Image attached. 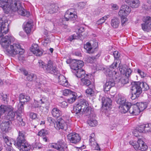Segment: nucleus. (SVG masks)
<instances>
[{"instance_id": "1", "label": "nucleus", "mask_w": 151, "mask_h": 151, "mask_svg": "<svg viewBox=\"0 0 151 151\" xmlns=\"http://www.w3.org/2000/svg\"><path fill=\"white\" fill-rule=\"evenodd\" d=\"M13 37L11 35L6 36L2 37L0 41L2 47L5 49L6 53L8 55L14 56L16 55H22L24 52V50L21 48L18 43L11 45V41Z\"/></svg>"}, {"instance_id": "2", "label": "nucleus", "mask_w": 151, "mask_h": 151, "mask_svg": "<svg viewBox=\"0 0 151 151\" xmlns=\"http://www.w3.org/2000/svg\"><path fill=\"white\" fill-rule=\"evenodd\" d=\"M120 61H118L115 60L114 63L110 66L109 68L106 69L105 74L107 77V78L109 80H107L104 86V91H108L115 84V81L117 79L119 73L114 71H112L111 69H114L118 66V64H120Z\"/></svg>"}, {"instance_id": "3", "label": "nucleus", "mask_w": 151, "mask_h": 151, "mask_svg": "<svg viewBox=\"0 0 151 151\" xmlns=\"http://www.w3.org/2000/svg\"><path fill=\"white\" fill-rule=\"evenodd\" d=\"M73 113L75 114L76 116L80 117L83 114L86 116L90 115L91 117L93 111L91 107L89 106L88 102L84 99H81L78 104L74 106L71 111Z\"/></svg>"}, {"instance_id": "4", "label": "nucleus", "mask_w": 151, "mask_h": 151, "mask_svg": "<svg viewBox=\"0 0 151 151\" xmlns=\"http://www.w3.org/2000/svg\"><path fill=\"white\" fill-rule=\"evenodd\" d=\"M22 3L20 0H8L6 13H8L10 10L17 12L20 15L28 17L30 15L29 12H27L22 6Z\"/></svg>"}, {"instance_id": "5", "label": "nucleus", "mask_w": 151, "mask_h": 151, "mask_svg": "<svg viewBox=\"0 0 151 151\" xmlns=\"http://www.w3.org/2000/svg\"><path fill=\"white\" fill-rule=\"evenodd\" d=\"M26 135L24 131H19L17 142L14 143V145L20 150L28 151L31 148V145L25 139Z\"/></svg>"}, {"instance_id": "6", "label": "nucleus", "mask_w": 151, "mask_h": 151, "mask_svg": "<svg viewBox=\"0 0 151 151\" xmlns=\"http://www.w3.org/2000/svg\"><path fill=\"white\" fill-rule=\"evenodd\" d=\"M132 96L131 99L133 100L138 97L142 93L140 82H132L131 84Z\"/></svg>"}, {"instance_id": "7", "label": "nucleus", "mask_w": 151, "mask_h": 151, "mask_svg": "<svg viewBox=\"0 0 151 151\" xmlns=\"http://www.w3.org/2000/svg\"><path fill=\"white\" fill-rule=\"evenodd\" d=\"M38 65L40 68H42L48 73H55L57 72V69L51 61L48 62L46 64L42 60H39L38 62Z\"/></svg>"}, {"instance_id": "8", "label": "nucleus", "mask_w": 151, "mask_h": 151, "mask_svg": "<svg viewBox=\"0 0 151 151\" xmlns=\"http://www.w3.org/2000/svg\"><path fill=\"white\" fill-rule=\"evenodd\" d=\"M130 143L136 150L144 151L147 148V145L145 144L144 142L141 139H139L137 142L134 141H130Z\"/></svg>"}, {"instance_id": "9", "label": "nucleus", "mask_w": 151, "mask_h": 151, "mask_svg": "<svg viewBox=\"0 0 151 151\" xmlns=\"http://www.w3.org/2000/svg\"><path fill=\"white\" fill-rule=\"evenodd\" d=\"M8 26L7 20L4 21L2 19L0 18V37H2L8 32Z\"/></svg>"}, {"instance_id": "10", "label": "nucleus", "mask_w": 151, "mask_h": 151, "mask_svg": "<svg viewBox=\"0 0 151 151\" xmlns=\"http://www.w3.org/2000/svg\"><path fill=\"white\" fill-rule=\"evenodd\" d=\"M67 139L70 143L77 144L81 140V137L79 135L75 132L70 133L67 136Z\"/></svg>"}, {"instance_id": "11", "label": "nucleus", "mask_w": 151, "mask_h": 151, "mask_svg": "<svg viewBox=\"0 0 151 151\" xmlns=\"http://www.w3.org/2000/svg\"><path fill=\"white\" fill-rule=\"evenodd\" d=\"M143 21L144 22L141 24L142 29L145 31L151 30V17L146 16L143 17Z\"/></svg>"}, {"instance_id": "12", "label": "nucleus", "mask_w": 151, "mask_h": 151, "mask_svg": "<svg viewBox=\"0 0 151 151\" xmlns=\"http://www.w3.org/2000/svg\"><path fill=\"white\" fill-rule=\"evenodd\" d=\"M3 138L4 142L6 143L7 145V146H5L6 150L7 151H14L11 145L12 144H14L15 142V140L12 139L10 138L8 136H6L5 135H3Z\"/></svg>"}, {"instance_id": "13", "label": "nucleus", "mask_w": 151, "mask_h": 151, "mask_svg": "<svg viewBox=\"0 0 151 151\" xmlns=\"http://www.w3.org/2000/svg\"><path fill=\"white\" fill-rule=\"evenodd\" d=\"M66 124L62 118L60 117L54 124L55 128L57 130L64 129L67 128Z\"/></svg>"}, {"instance_id": "14", "label": "nucleus", "mask_w": 151, "mask_h": 151, "mask_svg": "<svg viewBox=\"0 0 151 151\" xmlns=\"http://www.w3.org/2000/svg\"><path fill=\"white\" fill-rule=\"evenodd\" d=\"M65 143L63 139H60L57 143L50 144V147L56 149L59 151H63Z\"/></svg>"}, {"instance_id": "15", "label": "nucleus", "mask_w": 151, "mask_h": 151, "mask_svg": "<svg viewBox=\"0 0 151 151\" xmlns=\"http://www.w3.org/2000/svg\"><path fill=\"white\" fill-rule=\"evenodd\" d=\"M131 11V8L129 6L126 5H123L121 6L118 14L120 16H127Z\"/></svg>"}, {"instance_id": "16", "label": "nucleus", "mask_w": 151, "mask_h": 151, "mask_svg": "<svg viewBox=\"0 0 151 151\" xmlns=\"http://www.w3.org/2000/svg\"><path fill=\"white\" fill-rule=\"evenodd\" d=\"M83 65L84 63L83 61L74 59L72 62L71 67L72 69L76 71L81 68Z\"/></svg>"}, {"instance_id": "17", "label": "nucleus", "mask_w": 151, "mask_h": 151, "mask_svg": "<svg viewBox=\"0 0 151 151\" xmlns=\"http://www.w3.org/2000/svg\"><path fill=\"white\" fill-rule=\"evenodd\" d=\"M31 51L35 55L40 56L42 55L43 50L39 49V47L37 44L32 45L30 48Z\"/></svg>"}, {"instance_id": "18", "label": "nucleus", "mask_w": 151, "mask_h": 151, "mask_svg": "<svg viewBox=\"0 0 151 151\" xmlns=\"http://www.w3.org/2000/svg\"><path fill=\"white\" fill-rule=\"evenodd\" d=\"M94 134L93 133L90 136L89 144L93 147L95 150H100V148L99 145L95 141L94 138Z\"/></svg>"}, {"instance_id": "19", "label": "nucleus", "mask_w": 151, "mask_h": 151, "mask_svg": "<svg viewBox=\"0 0 151 151\" xmlns=\"http://www.w3.org/2000/svg\"><path fill=\"white\" fill-rule=\"evenodd\" d=\"M72 9H70L66 12L64 16L66 21L74 20L77 17V15L72 12Z\"/></svg>"}, {"instance_id": "20", "label": "nucleus", "mask_w": 151, "mask_h": 151, "mask_svg": "<svg viewBox=\"0 0 151 151\" xmlns=\"http://www.w3.org/2000/svg\"><path fill=\"white\" fill-rule=\"evenodd\" d=\"M19 70L24 76H27L26 79L28 81H33L36 78V76L34 74L29 73L27 71L23 68H20Z\"/></svg>"}, {"instance_id": "21", "label": "nucleus", "mask_w": 151, "mask_h": 151, "mask_svg": "<svg viewBox=\"0 0 151 151\" xmlns=\"http://www.w3.org/2000/svg\"><path fill=\"white\" fill-rule=\"evenodd\" d=\"M13 108L9 106L7 112H8L7 118L10 121H14L15 119V113L13 111Z\"/></svg>"}, {"instance_id": "22", "label": "nucleus", "mask_w": 151, "mask_h": 151, "mask_svg": "<svg viewBox=\"0 0 151 151\" xmlns=\"http://www.w3.org/2000/svg\"><path fill=\"white\" fill-rule=\"evenodd\" d=\"M46 101V99L44 97H42L40 99V101L41 102L40 103H39L38 101L34 99V102L33 103L32 107L34 108H40L41 109L40 111H42L43 109H41L42 107L40 106V104H44Z\"/></svg>"}, {"instance_id": "23", "label": "nucleus", "mask_w": 151, "mask_h": 151, "mask_svg": "<svg viewBox=\"0 0 151 151\" xmlns=\"http://www.w3.org/2000/svg\"><path fill=\"white\" fill-rule=\"evenodd\" d=\"M131 105V103L127 102L126 103L123 105L119 106V108L122 113H125L128 111L129 112V110Z\"/></svg>"}, {"instance_id": "24", "label": "nucleus", "mask_w": 151, "mask_h": 151, "mask_svg": "<svg viewBox=\"0 0 151 151\" xmlns=\"http://www.w3.org/2000/svg\"><path fill=\"white\" fill-rule=\"evenodd\" d=\"M129 112L130 114L134 115H138L140 112V110L137 105H132V104L130 108Z\"/></svg>"}, {"instance_id": "25", "label": "nucleus", "mask_w": 151, "mask_h": 151, "mask_svg": "<svg viewBox=\"0 0 151 151\" xmlns=\"http://www.w3.org/2000/svg\"><path fill=\"white\" fill-rule=\"evenodd\" d=\"M10 126V123L9 122H5L1 124V128L3 131L7 132L10 130L11 129Z\"/></svg>"}, {"instance_id": "26", "label": "nucleus", "mask_w": 151, "mask_h": 151, "mask_svg": "<svg viewBox=\"0 0 151 151\" xmlns=\"http://www.w3.org/2000/svg\"><path fill=\"white\" fill-rule=\"evenodd\" d=\"M127 4L132 8H137L140 3L139 0H125Z\"/></svg>"}, {"instance_id": "27", "label": "nucleus", "mask_w": 151, "mask_h": 151, "mask_svg": "<svg viewBox=\"0 0 151 151\" xmlns=\"http://www.w3.org/2000/svg\"><path fill=\"white\" fill-rule=\"evenodd\" d=\"M102 105L106 108H110L112 104V101L109 98L103 97L102 99Z\"/></svg>"}, {"instance_id": "28", "label": "nucleus", "mask_w": 151, "mask_h": 151, "mask_svg": "<svg viewBox=\"0 0 151 151\" xmlns=\"http://www.w3.org/2000/svg\"><path fill=\"white\" fill-rule=\"evenodd\" d=\"M58 79L60 85L65 87L68 86V82L63 75L59 76L58 77Z\"/></svg>"}, {"instance_id": "29", "label": "nucleus", "mask_w": 151, "mask_h": 151, "mask_svg": "<svg viewBox=\"0 0 151 151\" xmlns=\"http://www.w3.org/2000/svg\"><path fill=\"white\" fill-rule=\"evenodd\" d=\"M33 27V23L32 21L27 22L24 25V29L27 34L30 33Z\"/></svg>"}, {"instance_id": "30", "label": "nucleus", "mask_w": 151, "mask_h": 151, "mask_svg": "<svg viewBox=\"0 0 151 151\" xmlns=\"http://www.w3.org/2000/svg\"><path fill=\"white\" fill-rule=\"evenodd\" d=\"M58 7L56 4H52L47 7L48 12L50 14H53L57 12Z\"/></svg>"}, {"instance_id": "31", "label": "nucleus", "mask_w": 151, "mask_h": 151, "mask_svg": "<svg viewBox=\"0 0 151 151\" xmlns=\"http://www.w3.org/2000/svg\"><path fill=\"white\" fill-rule=\"evenodd\" d=\"M19 99L20 102H23L24 104L25 102H27L29 101L30 97L28 95L24 94L21 93L19 95Z\"/></svg>"}, {"instance_id": "32", "label": "nucleus", "mask_w": 151, "mask_h": 151, "mask_svg": "<svg viewBox=\"0 0 151 151\" xmlns=\"http://www.w3.org/2000/svg\"><path fill=\"white\" fill-rule=\"evenodd\" d=\"M9 106L4 105H1L0 106V123L2 119L1 116L4 114L7 111Z\"/></svg>"}, {"instance_id": "33", "label": "nucleus", "mask_w": 151, "mask_h": 151, "mask_svg": "<svg viewBox=\"0 0 151 151\" xmlns=\"http://www.w3.org/2000/svg\"><path fill=\"white\" fill-rule=\"evenodd\" d=\"M75 75L78 78H81L83 76H87L88 75L85 74V71L82 69L80 68L75 72Z\"/></svg>"}, {"instance_id": "34", "label": "nucleus", "mask_w": 151, "mask_h": 151, "mask_svg": "<svg viewBox=\"0 0 151 151\" xmlns=\"http://www.w3.org/2000/svg\"><path fill=\"white\" fill-rule=\"evenodd\" d=\"M52 115L54 117L58 118L62 115V112L57 108H54L52 111Z\"/></svg>"}, {"instance_id": "35", "label": "nucleus", "mask_w": 151, "mask_h": 151, "mask_svg": "<svg viewBox=\"0 0 151 151\" xmlns=\"http://www.w3.org/2000/svg\"><path fill=\"white\" fill-rule=\"evenodd\" d=\"M119 23V20L117 18L114 17L111 20V24L113 28H116L118 27Z\"/></svg>"}, {"instance_id": "36", "label": "nucleus", "mask_w": 151, "mask_h": 151, "mask_svg": "<svg viewBox=\"0 0 151 151\" xmlns=\"http://www.w3.org/2000/svg\"><path fill=\"white\" fill-rule=\"evenodd\" d=\"M85 76L81 79V84L82 85L88 86L91 83V81L88 79V77Z\"/></svg>"}, {"instance_id": "37", "label": "nucleus", "mask_w": 151, "mask_h": 151, "mask_svg": "<svg viewBox=\"0 0 151 151\" xmlns=\"http://www.w3.org/2000/svg\"><path fill=\"white\" fill-rule=\"evenodd\" d=\"M100 55L99 53L94 56H89L86 58V61L88 63H92L98 59Z\"/></svg>"}, {"instance_id": "38", "label": "nucleus", "mask_w": 151, "mask_h": 151, "mask_svg": "<svg viewBox=\"0 0 151 151\" xmlns=\"http://www.w3.org/2000/svg\"><path fill=\"white\" fill-rule=\"evenodd\" d=\"M8 3V0H0V7L3 9L4 12L6 13Z\"/></svg>"}, {"instance_id": "39", "label": "nucleus", "mask_w": 151, "mask_h": 151, "mask_svg": "<svg viewBox=\"0 0 151 151\" xmlns=\"http://www.w3.org/2000/svg\"><path fill=\"white\" fill-rule=\"evenodd\" d=\"M116 102L117 104L120 105L119 106H122L127 103L126 99L123 96H119Z\"/></svg>"}, {"instance_id": "40", "label": "nucleus", "mask_w": 151, "mask_h": 151, "mask_svg": "<svg viewBox=\"0 0 151 151\" xmlns=\"http://www.w3.org/2000/svg\"><path fill=\"white\" fill-rule=\"evenodd\" d=\"M136 105L138 106L140 112L144 110L147 107V103L146 102L137 103Z\"/></svg>"}, {"instance_id": "41", "label": "nucleus", "mask_w": 151, "mask_h": 151, "mask_svg": "<svg viewBox=\"0 0 151 151\" xmlns=\"http://www.w3.org/2000/svg\"><path fill=\"white\" fill-rule=\"evenodd\" d=\"M140 86L141 87L142 92V91H146L149 89V87L148 85L145 82H140Z\"/></svg>"}, {"instance_id": "42", "label": "nucleus", "mask_w": 151, "mask_h": 151, "mask_svg": "<svg viewBox=\"0 0 151 151\" xmlns=\"http://www.w3.org/2000/svg\"><path fill=\"white\" fill-rule=\"evenodd\" d=\"M88 124L91 127H94L97 124V122L93 118H90L88 121Z\"/></svg>"}, {"instance_id": "43", "label": "nucleus", "mask_w": 151, "mask_h": 151, "mask_svg": "<svg viewBox=\"0 0 151 151\" xmlns=\"http://www.w3.org/2000/svg\"><path fill=\"white\" fill-rule=\"evenodd\" d=\"M84 48L89 53H92L93 52V48L91 47V44L89 42H87L84 45Z\"/></svg>"}, {"instance_id": "44", "label": "nucleus", "mask_w": 151, "mask_h": 151, "mask_svg": "<svg viewBox=\"0 0 151 151\" xmlns=\"http://www.w3.org/2000/svg\"><path fill=\"white\" fill-rule=\"evenodd\" d=\"M109 17V15L104 16L97 21L96 24L98 25H99L105 22L106 20L108 19Z\"/></svg>"}, {"instance_id": "45", "label": "nucleus", "mask_w": 151, "mask_h": 151, "mask_svg": "<svg viewBox=\"0 0 151 151\" xmlns=\"http://www.w3.org/2000/svg\"><path fill=\"white\" fill-rule=\"evenodd\" d=\"M142 127H144V133L150 132L151 131V125L147 124H143Z\"/></svg>"}, {"instance_id": "46", "label": "nucleus", "mask_w": 151, "mask_h": 151, "mask_svg": "<svg viewBox=\"0 0 151 151\" xmlns=\"http://www.w3.org/2000/svg\"><path fill=\"white\" fill-rule=\"evenodd\" d=\"M70 98L68 99V101L70 103H72L74 102L76 98V94L75 93H73V94L72 95L70 96Z\"/></svg>"}, {"instance_id": "47", "label": "nucleus", "mask_w": 151, "mask_h": 151, "mask_svg": "<svg viewBox=\"0 0 151 151\" xmlns=\"http://www.w3.org/2000/svg\"><path fill=\"white\" fill-rule=\"evenodd\" d=\"M17 119L19 126H24L25 125V122L23 121L22 118L20 116H17Z\"/></svg>"}, {"instance_id": "48", "label": "nucleus", "mask_w": 151, "mask_h": 151, "mask_svg": "<svg viewBox=\"0 0 151 151\" xmlns=\"http://www.w3.org/2000/svg\"><path fill=\"white\" fill-rule=\"evenodd\" d=\"M115 60H117L118 61H120L119 60L120 54L118 51H114L113 52Z\"/></svg>"}, {"instance_id": "49", "label": "nucleus", "mask_w": 151, "mask_h": 151, "mask_svg": "<svg viewBox=\"0 0 151 151\" xmlns=\"http://www.w3.org/2000/svg\"><path fill=\"white\" fill-rule=\"evenodd\" d=\"M73 93L70 90L65 89L63 91V94L65 96H67L68 95L71 96L72 94H73Z\"/></svg>"}, {"instance_id": "50", "label": "nucleus", "mask_w": 151, "mask_h": 151, "mask_svg": "<svg viewBox=\"0 0 151 151\" xmlns=\"http://www.w3.org/2000/svg\"><path fill=\"white\" fill-rule=\"evenodd\" d=\"M48 134V132L47 131L44 129H42L40 130L38 133V135L39 136H44Z\"/></svg>"}, {"instance_id": "51", "label": "nucleus", "mask_w": 151, "mask_h": 151, "mask_svg": "<svg viewBox=\"0 0 151 151\" xmlns=\"http://www.w3.org/2000/svg\"><path fill=\"white\" fill-rule=\"evenodd\" d=\"M120 17H121L122 25V26H124L126 25V23L127 21V19L126 18L127 16Z\"/></svg>"}, {"instance_id": "52", "label": "nucleus", "mask_w": 151, "mask_h": 151, "mask_svg": "<svg viewBox=\"0 0 151 151\" xmlns=\"http://www.w3.org/2000/svg\"><path fill=\"white\" fill-rule=\"evenodd\" d=\"M86 92L88 95V96H92L94 94V92L91 88L87 89L86 91Z\"/></svg>"}, {"instance_id": "53", "label": "nucleus", "mask_w": 151, "mask_h": 151, "mask_svg": "<svg viewBox=\"0 0 151 151\" xmlns=\"http://www.w3.org/2000/svg\"><path fill=\"white\" fill-rule=\"evenodd\" d=\"M132 70L130 68L127 69L125 72V76L126 77L128 78L132 73Z\"/></svg>"}, {"instance_id": "54", "label": "nucleus", "mask_w": 151, "mask_h": 151, "mask_svg": "<svg viewBox=\"0 0 151 151\" xmlns=\"http://www.w3.org/2000/svg\"><path fill=\"white\" fill-rule=\"evenodd\" d=\"M24 104L23 102H20L19 101V103L18 104V108L19 110L21 112L22 111V110L24 109V106L23 105Z\"/></svg>"}, {"instance_id": "55", "label": "nucleus", "mask_w": 151, "mask_h": 151, "mask_svg": "<svg viewBox=\"0 0 151 151\" xmlns=\"http://www.w3.org/2000/svg\"><path fill=\"white\" fill-rule=\"evenodd\" d=\"M128 78L126 77L125 78H122L121 79L120 81L121 83L123 84H125L128 83L129 82Z\"/></svg>"}, {"instance_id": "56", "label": "nucleus", "mask_w": 151, "mask_h": 151, "mask_svg": "<svg viewBox=\"0 0 151 151\" xmlns=\"http://www.w3.org/2000/svg\"><path fill=\"white\" fill-rule=\"evenodd\" d=\"M86 5V3L84 2H80L78 4L79 8L83 9L84 8Z\"/></svg>"}, {"instance_id": "57", "label": "nucleus", "mask_w": 151, "mask_h": 151, "mask_svg": "<svg viewBox=\"0 0 151 151\" xmlns=\"http://www.w3.org/2000/svg\"><path fill=\"white\" fill-rule=\"evenodd\" d=\"M143 124L137 127V129L139 132L144 133V127H142Z\"/></svg>"}, {"instance_id": "58", "label": "nucleus", "mask_w": 151, "mask_h": 151, "mask_svg": "<svg viewBox=\"0 0 151 151\" xmlns=\"http://www.w3.org/2000/svg\"><path fill=\"white\" fill-rule=\"evenodd\" d=\"M59 105L62 108H65L67 106L68 103L65 101H63L60 103Z\"/></svg>"}, {"instance_id": "59", "label": "nucleus", "mask_w": 151, "mask_h": 151, "mask_svg": "<svg viewBox=\"0 0 151 151\" xmlns=\"http://www.w3.org/2000/svg\"><path fill=\"white\" fill-rule=\"evenodd\" d=\"M127 69L123 66H121L119 68V70L122 74H124Z\"/></svg>"}, {"instance_id": "60", "label": "nucleus", "mask_w": 151, "mask_h": 151, "mask_svg": "<svg viewBox=\"0 0 151 151\" xmlns=\"http://www.w3.org/2000/svg\"><path fill=\"white\" fill-rule=\"evenodd\" d=\"M138 73L140 75L141 77H144L146 76V74L142 71L140 70L139 69H138L137 70Z\"/></svg>"}, {"instance_id": "61", "label": "nucleus", "mask_w": 151, "mask_h": 151, "mask_svg": "<svg viewBox=\"0 0 151 151\" xmlns=\"http://www.w3.org/2000/svg\"><path fill=\"white\" fill-rule=\"evenodd\" d=\"M2 100L4 101V103H7V100H8V96L7 94H3L2 95Z\"/></svg>"}, {"instance_id": "62", "label": "nucleus", "mask_w": 151, "mask_h": 151, "mask_svg": "<svg viewBox=\"0 0 151 151\" xmlns=\"http://www.w3.org/2000/svg\"><path fill=\"white\" fill-rule=\"evenodd\" d=\"M29 116L31 118L35 119L37 117V114L33 112L30 113L29 114Z\"/></svg>"}, {"instance_id": "63", "label": "nucleus", "mask_w": 151, "mask_h": 151, "mask_svg": "<svg viewBox=\"0 0 151 151\" xmlns=\"http://www.w3.org/2000/svg\"><path fill=\"white\" fill-rule=\"evenodd\" d=\"M41 144H39L38 142H36L34 145V147L40 149L41 148Z\"/></svg>"}, {"instance_id": "64", "label": "nucleus", "mask_w": 151, "mask_h": 151, "mask_svg": "<svg viewBox=\"0 0 151 151\" xmlns=\"http://www.w3.org/2000/svg\"><path fill=\"white\" fill-rule=\"evenodd\" d=\"M73 36L75 39H77L80 37V34L76 33V34L73 35Z\"/></svg>"}]
</instances>
